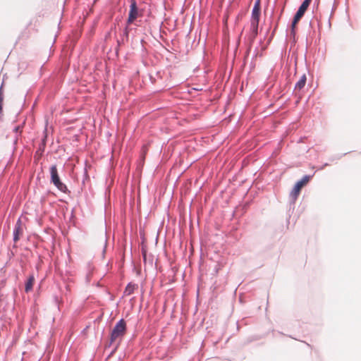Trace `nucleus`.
<instances>
[{
    "label": "nucleus",
    "mask_w": 361,
    "mask_h": 361,
    "mask_svg": "<svg viewBox=\"0 0 361 361\" xmlns=\"http://www.w3.org/2000/svg\"><path fill=\"white\" fill-rule=\"evenodd\" d=\"M126 322L123 319H120L111 330L110 334V345L117 343L119 344L126 333Z\"/></svg>",
    "instance_id": "obj_1"
},
{
    "label": "nucleus",
    "mask_w": 361,
    "mask_h": 361,
    "mask_svg": "<svg viewBox=\"0 0 361 361\" xmlns=\"http://www.w3.org/2000/svg\"><path fill=\"white\" fill-rule=\"evenodd\" d=\"M260 16V6L259 2L257 1L255 3L252 11V16L250 20V30H251V37L252 39H255L258 33V25L259 21Z\"/></svg>",
    "instance_id": "obj_2"
},
{
    "label": "nucleus",
    "mask_w": 361,
    "mask_h": 361,
    "mask_svg": "<svg viewBox=\"0 0 361 361\" xmlns=\"http://www.w3.org/2000/svg\"><path fill=\"white\" fill-rule=\"evenodd\" d=\"M51 182L61 192H65L67 188L63 184L59 178L58 170L56 165H53L50 168Z\"/></svg>",
    "instance_id": "obj_3"
},
{
    "label": "nucleus",
    "mask_w": 361,
    "mask_h": 361,
    "mask_svg": "<svg viewBox=\"0 0 361 361\" xmlns=\"http://www.w3.org/2000/svg\"><path fill=\"white\" fill-rule=\"evenodd\" d=\"M138 16V9L137 7L136 2L133 1L130 4V8L129 11L128 23L131 24Z\"/></svg>",
    "instance_id": "obj_4"
},
{
    "label": "nucleus",
    "mask_w": 361,
    "mask_h": 361,
    "mask_svg": "<svg viewBox=\"0 0 361 361\" xmlns=\"http://www.w3.org/2000/svg\"><path fill=\"white\" fill-rule=\"evenodd\" d=\"M312 0H305L300 6L299 7V9L298 10L297 13L295 15V17H296L297 19H301L303 15L305 14V11H307V8L309 7Z\"/></svg>",
    "instance_id": "obj_5"
},
{
    "label": "nucleus",
    "mask_w": 361,
    "mask_h": 361,
    "mask_svg": "<svg viewBox=\"0 0 361 361\" xmlns=\"http://www.w3.org/2000/svg\"><path fill=\"white\" fill-rule=\"evenodd\" d=\"M23 234V227L21 224V221L20 219L17 221L14 232H13V240L15 242L18 241L20 239V235Z\"/></svg>",
    "instance_id": "obj_6"
},
{
    "label": "nucleus",
    "mask_w": 361,
    "mask_h": 361,
    "mask_svg": "<svg viewBox=\"0 0 361 361\" xmlns=\"http://www.w3.org/2000/svg\"><path fill=\"white\" fill-rule=\"evenodd\" d=\"M303 187H302L300 185H299L298 183H296V184L295 185L292 191L290 192V197L293 200H295L298 198V197L300 192V190Z\"/></svg>",
    "instance_id": "obj_7"
},
{
    "label": "nucleus",
    "mask_w": 361,
    "mask_h": 361,
    "mask_svg": "<svg viewBox=\"0 0 361 361\" xmlns=\"http://www.w3.org/2000/svg\"><path fill=\"white\" fill-rule=\"evenodd\" d=\"M34 283H35V277L33 275H30L28 277V279L25 283V291L26 293H29L30 291H31L32 290Z\"/></svg>",
    "instance_id": "obj_8"
},
{
    "label": "nucleus",
    "mask_w": 361,
    "mask_h": 361,
    "mask_svg": "<svg viewBox=\"0 0 361 361\" xmlns=\"http://www.w3.org/2000/svg\"><path fill=\"white\" fill-rule=\"evenodd\" d=\"M306 75L304 74L302 75L300 80L296 82L295 84V90L297 91H300L301 90L305 85V83H306Z\"/></svg>",
    "instance_id": "obj_9"
},
{
    "label": "nucleus",
    "mask_w": 361,
    "mask_h": 361,
    "mask_svg": "<svg viewBox=\"0 0 361 361\" xmlns=\"http://www.w3.org/2000/svg\"><path fill=\"white\" fill-rule=\"evenodd\" d=\"M137 288V285L133 283H130L126 287V289L124 290V295H127V296L130 295L131 294H133L134 293L135 290H136Z\"/></svg>",
    "instance_id": "obj_10"
},
{
    "label": "nucleus",
    "mask_w": 361,
    "mask_h": 361,
    "mask_svg": "<svg viewBox=\"0 0 361 361\" xmlns=\"http://www.w3.org/2000/svg\"><path fill=\"white\" fill-rule=\"evenodd\" d=\"M3 102H4V94H3L2 87H0V118L3 115Z\"/></svg>",
    "instance_id": "obj_11"
},
{
    "label": "nucleus",
    "mask_w": 361,
    "mask_h": 361,
    "mask_svg": "<svg viewBox=\"0 0 361 361\" xmlns=\"http://www.w3.org/2000/svg\"><path fill=\"white\" fill-rule=\"evenodd\" d=\"M310 177L309 176H304L300 180H299L298 183L299 185H300L302 187H304L307 184V183L310 181Z\"/></svg>",
    "instance_id": "obj_12"
},
{
    "label": "nucleus",
    "mask_w": 361,
    "mask_h": 361,
    "mask_svg": "<svg viewBox=\"0 0 361 361\" xmlns=\"http://www.w3.org/2000/svg\"><path fill=\"white\" fill-rule=\"evenodd\" d=\"M300 21V19H297L296 20V17L294 16L293 18V20L292 22V25H291V30H295L296 29V25L298 24V23Z\"/></svg>",
    "instance_id": "obj_13"
},
{
    "label": "nucleus",
    "mask_w": 361,
    "mask_h": 361,
    "mask_svg": "<svg viewBox=\"0 0 361 361\" xmlns=\"http://www.w3.org/2000/svg\"><path fill=\"white\" fill-rule=\"evenodd\" d=\"M295 30H290V35L295 37Z\"/></svg>",
    "instance_id": "obj_14"
},
{
    "label": "nucleus",
    "mask_w": 361,
    "mask_h": 361,
    "mask_svg": "<svg viewBox=\"0 0 361 361\" xmlns=\"http://www.w3.org/2000/svg\"><path fill=\"white\" fill-rule=\"evenodd\" d=\"M142 255H143L144 261H146V251L145 250L142 251Z\"/></svg>",
    "instance_id": "obj_15"
}]
</instances>
